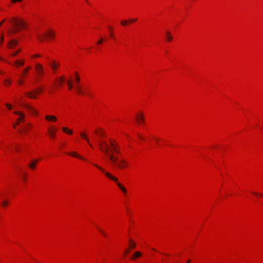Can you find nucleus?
I'll list each match as a JSON object with an SVG mask.
<instances>
[{
    "label": "nucleus",
    "mask_w": 263,
    "mask_h": 263,
    "mask_svg": "<svg viewBox=\"0 0 263 263\" xmlns=\"http://www.w3.org/2000/svg\"><path fill=\"white\" fill-rule=\"evenodd\" d=\"M46 120L51 122H55L57 121V118L54 116L47 115L45 116Z\"/></svg>",
    "instance_id": "f8f14e48"
},
{
    "label": "nucleus",
    "mask_w": 263,
    "mask_h": 263,
    "mask_svg": "<svg viewBox=\"0 0 263 263\" xmlns=\"http://www.w3.org/2000/svg\"><path fill=\"white\" fill-rule=\"evenodd\" d=\"M110 36H111V37H114V36H113V34H112V33H110Z\"/></svg>",
    "instance_id": "09e8293b"
},
{
    "label": "nucleus",
    "mask_w": 263,
    "mask_h": 263,
    "mask_svg": "<svg viewBox=\"0 0 263 263\" xmlns=\"http://www.w3.org/2000/svg\"><path fill=\"white\" fill-rule=\"evenodd\" d=\"M23 106L28 110L30 111L33 115H37V112L36 110L33 108L31 106L28 104H24Z\"/></svg>",
    "instance_id": "0eeeda50"
},
{
    "label": "nucleus",
    "mask_w": 263,
    "mask_h": 263,
    "mask_svg": "<svg viewBox=\"0 0 263 263\" xmlns=\"http://www.w3.org/2000/svg\"><path fill=\"white\" fill-rule=\"evenodd\" d=\"M23 0H11V3H15L16 2H21Z\"/></svg>",
    "instance_id": "72a5a7b5"
},
{
    "label": "nucleus",
    "mask_w": 263,
    "mask_h": 263,
    "mask_svg": "<svg viewBox=\"0 0 263 263\" xmlns=\"http://www.w3.org/2000/svg\"><path fill=\"white\" fill-rule=\"evenodd\" d=\"M17 83L20 84V85H21L23 84V81H21V80H19L18 81Z\"/></svg>",
    "instance_id": "a19ab883"
},
{
    "label": "nucleus",
    "mask_w": 263,
    "mask_h": 263,
    "mask_svg": "<svg viewBox=\"0 0 263 263\" xmlns=\"http://www.w3.org/2000/svg\"><path fill=\"white\" fill-rule=\"evenodd\" d=\"M57 132L56 129H49L48 130V133L49 135L51 136V137L53 138L54 137V135Z\"/></svg>",
    "instance_id": "6ab92c4d"
},
{
    "label": "nucleus",
    "mask_w": 263,
    "mask_h": 263,
    "mask_svg": "<svg viewBox=\"0 0 263 263\" xmlns=\"http://www.w3.org/2000/svg\"><path fill=\"white\" fill-rule=\"evenodd\" d=\"M43 90L42 88H39L37 89L32 91H28L25 93L26 97L32 99H36V95L40 93Z\"/></svg>",
    "instance_id": "20e7f679"
},
{
    "label": "nucleus",
    "mask_w": 263,
    "mask_h": 263,
    "mask_svg": "<svg viewBox=\"0 0 263 263\" xmlns=\"http://www.w3.org/2000/svg\"><path fill=\"white\" fill-rule=\"evenodd\" d=\"M104 41V39L103 38H101L99 41L97 42V44L98 45H100L101 44H102V43Z\"/></svg>",
    "instance_id": "7c9ffc66"
},
{
    "label": "nucleus",
    "mask_w": 263,
    "mask_h": 263,
    "mask_svg": "<svg viewBox=\"0 0 263 263\" xmlns=\"http://www.w3.org/2000/svg\"><path fill=\"white\" fill-rule=\"evenodd\" d=\"M99 230H100V231L101 232V233L102 234V235L103 236H107L106 234L103 231H102L100 229H99Z\"/></svg>",
    "instance_id": "c9c22d12"
},
{
    "label": "nucleus",
    "mask_w": 263,
    "mask_h": 263,
    "mask_svg": "<svg viewBox=\"0 0 263 263\" xmlns=\"http://www.w3.org/2000/svg\"><path fill=\"white\" fill-rule=\"evenodd\" d=\"M13 113L16 115L20 116V117L17 119V121L24 120L25 118V115L24 114L19 111H14Z\"/></svg>",
    "instance_id": "1a4fd4ad"
},
{
    "label": "nucleus",
    "mask_w": 263,
    "mask_h": 263,
    "mask_svg": "<svg viewBox=\"0 0 263 263\" xmlns=\"http://www.w3.org/2000/svg\"><path fill=\"white\" fill-rule=\"evenodd\" d=\"M35 69L36 70L37 74H39L41 77L44 75V68L42 65L39 63L36 64Z\"/></svg>",
    "instance_id": "423d86ee"
},
{
    "label": "nucleus",
    "mask_w": 263,
    "mask_h": 263,
    "mask_svg": "<svg viewBox=\"0 0 263 263\" xmlns=\"http://www.w3.org/2000/svg\"><path fill=\"white\" fill-rule=\"evenodd\" d=\"M6 106L9 109H11L12 108V105L9 103H6Z\"/></svg>",
    "instance_id": "2f4dec72"
},
{
    "label": "nucleus",
    "mask_w": 263,
    "mask_h": 263,
    "mask_svg": "<svg viewBox=\"0 0 263 263\" xmlns=\"http://www.w3.org/2000/svg\"><path fill=\"white\" fill-rule=\"evenodd\" d=\"M33 57H37V58H39V57H41V55L40 54H35V55H34L32 56Z\"/></svg>",
    "instance_id": "58836bf2"
},
{
    "label": "nucleus",
    "mask_w": 263,
    "mask_h": 263,
    "mask_svg": "<svg viewBox=\"0 0 263 263\" xmlns=\"http://www.w3.org/2000/svg\"><path fill=\"white\" fill-rule=\"evenodd\" d=\"M48 64L51 67L53 72H54L57 69L58 65L57 64V62L55 61L49 62Z\"/></svg>",
    "instance_id": "6e6552de"
},
{
    "label": "nucleus",
    "mask_w": 263,
    "mask_h": 263,
    "mask_svg": "<svg viewBox=\"0 0 263 263\" xmlns=\"http://www.w3.org/2000/svg\"><path fill=\"white\" fill-rule=\"evenodd\" d=\"M3 42H4V36L2 35L1 37L0 38V45L3 44Z\"/></svg>",
    "instance_id": "473e14b6"
},
{
    "label": "nucleus",
    "mask_w": 263,
    "mask_h": 263,
    "mask_svg": "<svg viewBox=\"0 0 263 263\" xmlns=\"http://www.w3.org/2000/svg\"><path fill=\"white\" fill-rule=\"evenodd\" d=\"M165 34H166L167 41L168 42H171L173 39L172 35L168 31L166 32Z\"/></svg>",
    "instance_id": "2eb2a0df"
},
{
    "label": "nucleus",
    "mask_w": 263,
    "mask_h": 263,
    "mask_svg": "<svg viewBox=\"0 0 263 263\" xmlns=\"http://www.w3.org/2000/svg\"><path fill=\"white\" fill-rule=\"evenodd\" d=\"M190 261H191V260H190V259H189V260L187 261L186 263H190Z\"/></svg>",
    "instance_id": "8fccbe9b"
},
{
    "label": "nucleus",
    "mask_w": 263,
    "mask_h": 263,
    "mask_svg": "<svg viewBox=\"0 0 263 263\" xmlns=\"http://www.w3.org/2000/svg\"><path fill=\"white\" fill-rule=\"evenodd\" d=\"M20 51V50H18V51H16V52H14L13 53H12V54H11V55H12V56H13V57H15V56H16V55H17V54Z\"/></svg>",
    "instance_id": "f704fd0d"
},
{
    "label": "nucleus",
    "mask_w": 263,
    "mask_h": 263,
    "mask_svg": "<svg viewBox=\"0 0 263 263\" xmlns=\"http://www.w3.org/2000/svg\"><path fill=\"white\" fill-rule=\"evenodd\" d=\"M100 149L108 156L112 165L117 166L119 168H124L127 165V162L124 159L119 160L117 156H115L112 153H110L111 148L109 145L104 140H99L98 141Z\"/></svg>",
    "instance_id": "f257e3e1"
},
{
    "label": "nucleus",
    "mask_w": 263,
    "mask_h": 263,
    "mask_svg": "<svg viewBox=\"0 0 263 263\" xmlns=\"http://www.w3.org/2000/svg\"><path fill=\"white\" fill-rule=\"evenodd\" d=\"M141 256V253L140 252L137 251L134 254V257L131 258L132 259H134V258L139 257Z\"/></svg>",
    "instance_id": "412c9836"
},
{
    "label": "nucleus",
    "mask_w": 263,
    "mask_h": 263,
    "mask_svg": "<svg viewBox=\"0 0 263 263\" xmlns=\"http://www.w3.org/2000/svg\"><path fill=\"white\" fill-rule=\"evenodd\" d=\"M46 35L49 38L53 39L54 36V32L52 30H50L46 34Z\"/></svg>",
    "instance_id": "f3484780"
},
{
    "label": "nucleus",
    "mask_w": 263,
    "mask_h": 263,
    "mask_svg": "<svg viewBox=\"0 0 263 263\" xmlns=\"http://www.w3.org/2000/svg\"><path fill=\"white\" fill-rule=\"evenodd\" d=\"M110 144L111 147V151L115 152L117 154H120L119 146L114 141H110Z\"/></svg>",
    "instance_id": "39448f33"
},
{
    "label": "nucleus",
    "mask_w": 263,
    "mask_h": 263,
    "mask_svg": "<svg viewBox=\"0 0 263 263\" xmlns=\"http://www.w3.org/2000/svg\"><path fill=\"white\" fill-rule=\"evenodd\" d=\"M80 136L82 138L85 140L88 144L89 145V146L91 147H92V144L90 143L89 139L87 138V135L85 133H80Z\"/></svg>",
    "instance_id": "9d476101"
},
{
    "label": "nucleus",
    "mask_w": 263,
    "mask_h": 263,
    "mask_svg": "<svg viewBox=\"0 0 263 263\" xmlns=\"http://www.w3.org/2000/svg\"><path fill=\"white\" fill-rule=\"evenodd\" d=\"M67 84L68 85L69 89L71 90L73 87V85L72 82H71L69 80L67 81Z\"/></svg>",
    "instance_id": "393cba45"
},
{
    "label": "nucleus",
    "mask_w": 263,
    "mask_h": 263,
    "mask_svg": "<svg viewBox=\"0 0 263 263\" xmlns=\"http://www.w3.org/2000/svg\"><path fill=\"white\" fill-rule=\"evenodd\" d=\"M15 150H16V151H17V152H18V151H19V149H18V148H15Z\"/></svg>",
    "instance_id": "3c124183"
},
{
    "label": "nucleus",
    "mask_w": 263,
    "mask_h": 263,
    "mask_svg": "<svg viewBox=\"0 0 263 263\" xmlns=\"http://www.w3.org/2000/svg\"><path fill=\"white\" fill-rule=\"evenodd\" d=\"M17 124H18V123H16V124H13V127H14V128H15V127H16V125Z\"/></svg>",
    "instance_id": "49530a36"
},
{
    "label": "nucleus",
    "mask_w": 263,
    "mask_h": 263,
    "mask_svg": "<svg viewBox=\"0 0 263 263\" xmlns=\"http://www.w3.org/2000/svg\"><path fill=\"white\" fill-rule=\"evenodd\" d=\"M99 135L101 136H102V137H104V134L101 132H100L99 133Z\"/></svg>",
    "instance_id": "ea45409f"
},
{
    "label": "nucleus",
    "mask_w": 263,
    "mask_h": 263,
    "mask_svg": "<svg viewBox=\"0 0 263 263\" xmlns=\"http://www.w3.org/2000/svg\"><path fill=\"white\" fill-rule=\"evenodd\" d=\"M98 133V131H97V130H96V131L95 132V134H97Z\"/></svg>",
    "instance_id": "5fc2aeb1"
},
{
    "label": "nucleus",
    "mask_w": 263,
    "mask_h": 263,
    "mask_svg": "<svg viewBox=\"0 0 263 263\" xmlns=\"http://www.w3.org/2000/svg\"><path fill=\"white\" fill-rule=\"evenodd\" d=\"M65 81V78L63 76H62L59 78V82L61 84H63V83Z\"/></svg>",
    "instance_id": "a878e982"
},
{
    "label": "nucleus",
    "mask_w": 263,
    "mask_h": 263,
    "mask_svg": "<svg viewBox=\"0 0 263 263\" xmlns=\"http://www.w3.org/2000/svg\"><path fill=\"white\" fill-rule=\"evenodd\" d=\"M37 39L41 42H44V36H41L40 34L37 35Z\"/></svg>",
    "instance_id": "cd10ccee"
},
{
    "label": "nucleus",
    "mask_w": 263,
    "mask_h": 263,
    "mask_svg": "<svg viewBox=\"0 0 263 263\" xmlns=\"http://www.w3.org/2000/svg\"><path fill=\"white\" fill-rule=\"evenodd\" d=\"M138 137H139V138L140 139H141V140H143V138H142V137H141L139 135H138Z\"/></svg>",
    "instance_id": "de8ad7c7"
},
{
    "label": "nucleus",
    "mask_w": 263,
    "mask_h": 263,
    "mask_svg": "<svg viewBox=\"0 0 263 263\" xmlns=\"http://www.w3.org/2000/svg\"><path fill=\"white\" fill-rule=\"evenodd\" d=\"M129 242L130 243L129 244V248L131 249H134L136 247V243L132 240V239H129Z\"/></svg>",
    "instance_id": "aec40b11"
},
{
    "label": "nucleus",
    "mask_w": 263,
    "mask_h": 263,
    "mask_svg": "<svg viewBox=\"0 0 263 263\" xmlns=\"http://www.w3.org/2000/svg\"><path fill=\"white\" fill-rule=\"evenodd\" d=\"M77 85V86L76 87V90L78 93L81 95H84V93L81 90V87L78 85Z\"/></svg>",
    "instance_id": "b1692460"
},
{
    "label": "nucleus",
    "mask_w": 263,
    "mask_h": 263,
    "mask_svg": "<svg viewBox=\"0 0 263 263\" xmlns=\"http://www.w3.org/2000/svg\"><path fill=\"white\" fill-rule=\"evenodd\" d=\"M9 22L13 26L17 28L16 29H13L9 30L8 35L9 36H10L12 34L16 33L18 30L25 28L26 25V23L24 21L15 17L11 18L9 20Z\"/></svg>",
    "instance_id": "f03ea898"
},
{
    "label": "nucleus",
    "mask_w": 263,
    "mask_h": 263,
    "mask_svg": "<svg viewBox=\"0 0 263 263\" xmlns=\"http://www.w3.org/2000/svg\"><path fill=\"white\" fill-rule=\"evenodd\" d=\"M93 165L98 168L100 171L105 174V175L109 178L110 179L113 180L114 181L117 182V185L120 189V190L124 193H126L127 191L126 189L119 182H118V178L113 176L110 173L105 172V170L101 166H99L97 164H93Z\"/></svg>",
    "instance_id": "7ed1b4c3"
},
{
    "label": "nucleus",
    "mask_w": 263,
    "mask_h": 263,
    "mask_svg": "<svg viewBox=\"0 0 263 263\" xmlns=\"http://www.w3.org/2000/svg\"><path fill=\"white\" fill-rule=\"evenodd\" d=\"M23 180H24V181H26V178H25V177L23 178Z\"/></svg>",
    "instance_id": "6e6d98bb"
},
{
    "label": "nucleus",
    "mask_w": 263,
    "mask_h": 263,
    "mask_svg": "<svg viewBox=\"0 0 263 263\" xmlns=\"http://www.w3.org/2000/svg\"><path fill=\"white\" fill-rule=\"evenodd\" d=\"M5 20H3L1 23H0V27L3 25L4 22H5Z\"/></svg>",
    "instance_id": "37998d69"
},
{
    "label": "nucleus",
    "mask_w": 263,
    "mask_h": 263,
    "mask_svg": "<svg viewBox=\"0 0 263 263\" xmlns=\"http://www.w3.org/2000/svg\"><path fill=\"white\" fill-rule=\"evenodd\" d=\"M3 73H4V72H2V71H0V74H3Z\"/></svg>",
    "instance_id": "864d4df0"
},
{
    "label": "nucleus",
    "mask_w": 263,
    "mask_h": 263,
    "mask_svg": "<svg viewBox=\"0 0 263 263\" xmlns=\"http://www.w3.org/2000/svg\"><path fill=\"white\" fill-rule=\"evenodd\" d=\"M57 64L58 65V67L60 65V63L59 62L57 63Z\"/></svg>",
    "instance_id": "603ef678"
},
{
    "label": "nucleus",
    "mask_w": 263,
    "mask_h": 263,
    "mask_svg": "<svg viewBox=\"0 0 263 263\" xmlns=\"http://www.w3.org/2000/svg\"><path fill=\"white\" fill-rule=\"evenodd\" d=\"M68 155H70V156H73V157H77V158H80V159H81L82 160H85V159L83 157H82L80 156V155H78L77 154V153L74 152H72V153H68Z\"/></svg>",
    "instance_id": "4468645a"
},
{
    "label": "nucleus",
    "mask_w": 263,
    "mask_h": 263,
    "mask_svg": "<svg viewBox=\"0 0 263 263\" xmlns=\"http://www.w3.org/2000/svg\"><path fill=\"white\" fill-rule=\"evenodd\" d=\"M75 75H76V84L77 85H78L80 81V78L78 76V72H75Z\"/></svg>",
    "instance_id": "4be33fe9"
},
{
    "label": "nucleus",
    "mask_w": 263,
    "mask_h": 263,
    "mask_svg": "<svg viewBox=\"0 0 263 263\" xmlns=\"http://www.w3.org/2000/svg\"><path fill=\"white\" fill-rule=\"evenodd\" d=\"M129 252V249H127L125 252V254H127Z\"/></svg>",
    "instance_id": "79ce46f5"
},
{
    "label": "nucleus",
    "mask_w": 263,
    "mask_h": 263,
    "mask_svg": "<svg viewBox=\"0 0 263 263\" xmlns=\"http://www.w3.org/2000/svg\"><path fill=\"white\" fill-rule=\"evenodd\" d=\"M25 61L24 60L21 61H16L14 62V64L16 67H17L18 65L23 66L24 65Z\"/></svg>",
    "instance_id": "dca6fc26"
},
{
    "label": "nucleus",
    "mask_w": 263,
    "mask_h": 263,
    "mask_svg": "<svg viewBox=\"0 0 263 263\" xmlns=\"http://www.w3.org/2000/svg\"><path fill=\"white\" fill-rule=\"evenodd\" d=\"M108 28H109V29L111 31L112 30V27H111V26H108Z\"/></svg>",
    "instance_id": "a18cd8bd"
},
{
    "label": "nucleus",
    "mask_w": 263,
    "mask_h": 263,
    "mask_svg": "<svg viewBox=\"0 0 263 263\" xmlns=\"http://www.w3.org/2000/svg\"><path fill=\"white\" fill-rule=\"evenodd\" d=\"M62 130L64 133H66V134L70 135H72L73 133L72 130L68 129L67 127H63Z\"/></svg>",
    "instance_id": "a211bd4d"
},
{
    "label": "nucleus",
    "mask_w": 263,
    "mask_h": 263,
    "mask_svg": "<svg viewBox=\"0 0 263 263\" xmlns=\"http://www.w3.org/2000/svg\"><path fill=\"white\" fill-rule=\"evenodd\" d=\"M137 120L138 123H140V122H141L142 123H144V118L142 116H141V117L137 116Z\"/></svg>",
    "instance_id": "5701e85b"
},
{
    "label": "nucleus",
    "mask_w": 263,
    "mask_h": 263,
    "mask_svg": "<svg viewBox=\"0 0 263 263\" xmlns=\"http://www.w3.org/2000/svg\"><path fill=\"white\" fill-rule=\"evenodd\" d=\"M137 21V19H130V21L131 22H135V21Z\"/></svg>",
    "instance_id": "c03bdc74"
},
{
    "label": "nucleus",
    "mask_w": 263,
    "mask_h": 263,
    "mask_svg": "<svg viewBox=\"0 0 263 263\" xmlns=\"http://www.w3.org/2000/svg\"><path fill=\"white\" fill-rule=\"evenodd\" d=\"M121 24L122 26H125L127 24V22L125 20H124L121 21Z\"/></svg>",
    "instance_id": "c756f323"
},
{
    "label": "nucleus",
    "mask_w": 263,
    "mask_h": 263,
    "mask_svg": "<svg viewBox=\"0 0 263 263\" xmlns=\"http://www.w3.org/2000/svg\"><path fill=\"white\" fill-rule=\"evenodd\" d=\"M252 193L255 195H260L261 196H263L262 194H258V193H255V192H252Z\"/></svg>",
    "instance_id": "4c0bfd02"
},
{
    "label": "nucleus",
    "mask_w": 263,
    "mask_h": 263,
    "mask_svg": "<svg viewBox=\"0 0 263 263\" xmlns=\"http://www.w3.org/2000/svg\"><path fill=\"white\" fill-rule=\"evenodd\" d=\"M18 43L16 40H12L9 42L8 44V47L9 48H12L17 45Z\"/></svg>",
    "instance_id": "ddd939ff"
},
{
    "label": "nucleus",
    "mask_w": 263,
    "mask_h": 263,
    "mask_svg": "<svg viewBox=\"0 0 263 263\" xmlns=\"http://www.w3.org/2000/svg\"><path fill=\"white\" fill-rule=\"evenodd\" d=\"M30 69H31V67L30 66L26 67L24 69V73H27Z\"/></svg>",
    "instance_id": "c85d7f7f"
},
{
    "label": "nucleus",
    "mask_w": 263,
    "mask_h": 263,
    "mask_svg": "<svg viewBox=\"0 0 263 263\" xmlns=\"http://www.w3.org/2000/svg\"><path fill=\"white\" fill-rule=\"evenodd\" d=\"M8 204V202L6 201H4L2 203V205L3 206H6Z\"/></svg>",
    "instance_id": "e433bc0d"
},
{
    "label": "nucleus",
    "mask_w": 263,
    "mask_h": 263,
    "mask_svg": "<svg viewBox=\"0 0 263 263\" xmlns=\"http://www.w3.org/2000/svg\"><path fill=\"white\" fill-rule=\"evenodd\" d=\"M4 84L6 86H9L11 84V82L9 80H4Z\"/></svg>",
    "instance_id": "bb28decb"
},
{
    "label": "nucleus",
    "mask_w": 263,
    "mask_h": 263,
    "mask_svg": "<svg viewBox=\"0 0 263 263\" xmlns=\"http://www.w3.org/2000/svg\"><path fill=\"white\" fill-rule=\"evenodd\" d=\"M38 160H33L29 164H28V167L29 168H30L31 169H34L35 167V165H36V164L38 162Z\"/></svg>",
    "instance_id": "9b49d317"
}]
</instances>
